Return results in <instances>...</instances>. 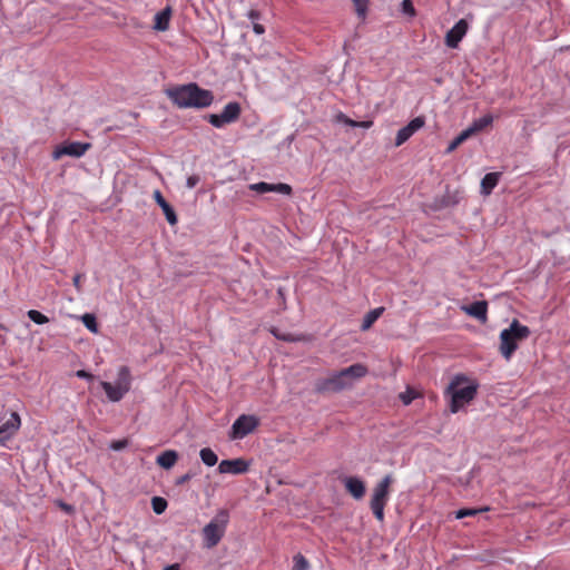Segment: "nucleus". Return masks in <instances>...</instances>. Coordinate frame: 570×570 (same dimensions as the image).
I'll return each mask as SVG.
<instances>
[{
    "instance_id": "nucleus-11",
    "label": "nucleus",
    "mask_w": 570,
    "mask_h": 570,
    "mask_svg": "<svg viewBox=\"0 0 570 570\" xmlns=\"http://www.w3.org/2000/svg\"><path fill=\"white\" fill-rule=\"evenodd\" d=\"M469 29V24L464 19H460L445 36V45L449 48H458L461 40L464 38Z\"/></svg>"
},
{
    "instance_id": "nucleus-40",
    "label": "nucleus",
    "mask_w": 570,
    "mask_h": 570,
    "mask_svg": "<svg viewBox=\"0 0 570 570\" xmlns=\"http://www.w3.org/2000/svg\"><path fill=\"white\" fill-rule=\"evenodd\" d=\"M193 478V474L191 473H185L183 475H180L177 480H176V484L177 485H183L184 483L188 482L190 479Z\"/></svg>"
},
{
    "instance_id": "nucleus-20",
    "label": "nucleus",
    "mask_w": 570,
    "mask_h": 570,
    "mask_svg": "<svg viewBox=\"0 0 570 570\" xmlns=\"http://www.w3.org/2000/svg\"><path fill=\"white\" fill-rule=\"evenodd\" d=\"M101 387L104 389L107 397L109 399V401L111 402H119L127 392H122L121 387L116 385V384H111L109 382H101Z\"/></svg>"
},
{
    "instance_id": "nucleus-41",
    "label": "nucleus",
    "mask_w": 570,
    "mask_h": 570,
    "mask_svg": "<svg viewBox=\"0 0 570 570\" xmlns=\"http://www.w3.org/2000/svg\"><path fill=\"white\" fill-rule=\"evenodd\" d=\"M340 119H341L342 121H344V124H346V125H348V126H351V127H354V128H355V127H358V121L352 120V119L347 118V117H346V116H344V115H341V116H340Z\"/></svg>"
},
{
    "instance_id": "nucleus-30",
    "label": "nucleus",
    "mask_w": 570,
    "mask_h": 570,
    "mask_svg": "<svg viewBox=\"0 0 570 570\" xmlns=\"http://www.w3.org/2000/svg\"><path fill=\"white\" fill-rule=\"evenodd\" d=\"M355 11L361 19H365L367 12L368 0H352Z\"/></svg>"
},
{
    "instance_id": "nucleus-37",
    "label": "nucleus",
    "mask_w": 570,
    "mask_h": 570,
    "mask_svg": "<svg viewBox=\"0 0 570 570\" xmlns=\"http://www.w3.org/2000/svg\"><path fill=\"white\" fill-rule=\"evenodd\" d=\"M199 181H200V178L198 175H190L186 179V187L189 189H193L194 187H196L198 185Z\"/></svg>"
},
{
    "instance_id": "nucleus-15",
    "label": "nucleus",
    "mask_w": 570,
    "mask_h": 570,
    "mask_svg": "<svg viewBox=\"0 0 570 570\" xmlns=\"http://www.w3.org/2000/svg\"><path fill=\"white\" fill-rule=\"evenodd\" d=\"M460 309L476 321H487L488 303L485 301L462 304Z\"/></svg>"
},
{
    "instance_id": "nucleus-2",
    "label": "nucleus",
    "mask_w": 570,
    "mask_h": 570,
    "mask_svg": "<svg viewBox=\"0 0 570 570\" xmlns=\"http://www.w3.org/2000/svg\"><path fill=\"white\" fill-rule=\"evenodd\" d=\"M479 390V383L463 374L455 375L445 390V395L450 396L449 410L451 413H458L465 405L472 402Z\"/></svg>"
},
{
    "instance_id": "nucleus-38",
    "label": "nucleus",
    "mask_w": 570,
    "mask_h": 570,
    "mask_svg": "<svg viewBox=\"0 0 570 570\" xmlns=\"http://www.w3.org/2000/svg\"><path fill=\"white\" fill-rule=\"evenodd\" d=\"M57 505L66 513L72 514L75 512V508L71 504H68L61 500L57 501Z\"/></svg>"
},
{
    "instance_id": "nucleus-46",
    "label": "nucleus",
    "mask_w": 570,
    "mask_h": 570,
    "mask_svg": "<svg viewBox=\"0 0 570 570\" xmlns=\"http://www.w3.org/2000/svg\"><path fill=\"white\" fill-rule=\"evenodd\" d=\"M76 375L80 379H90L91 380L94 377L90 373L86 372L85 370L77 371Z\"/></svg>"
},
{
    "instance_id": "nucleus-21",
    "label": "nucleus",
    "mask_w": 570,
    "mask_h": 570,
    "mask_svg": "<svg viewBox=\"0 0 570 570\" xmlns=\"http://www.w3.org/2000/svg\"><path fill=\"white\" fill-rule=\"evenodd\" d=\"M500 178L499 173L485 174L481 180V194L490 195L494 187L498 185Z\"/></svg>"
},
{
    "instance_id": "nucleus-33",
    "label": "nucleus",
    "mask_w": 570,
    "mask_h": 570,
    "mask_svg": "<svg viewBox=\"0 0 570 570\" xmlns=\"http://www.w3.org/2000/svg\"><path fill=\"white\" fill-rule=\"evenodd\" d=\"M401 10L404 14L413 18L415 16V9L412 0H402Z\"/></svg>"
},
{
    "instance_id": "nucleus-4",
    "label": "nucleus",
    "mask_w": 570,
    "mask_h": 570,
    "mask_svg": "<svg viewBox=\"0 0 570 570\" xmlns=\"http://www.w3.org/2000/svg\"><path fill=\"white\" fill-rule=\"evenodd\" d=\"M529 335L530 330L520 323H511L509 328L503 330L500 334V352L504 358L510 360L519 343L527 340Z\"/></svg>"
},
{
    "instance_id": "nucleus-45",
    "label": "nucleus",
    "mask_w": 570,
    "mask_h": 570,
    "mask_svg": "<svg viewBox=\"0 0 570 570\" xmlns=\"http://www.w3.org/2000/svg\"><path fill=\"white\" fill-rule=\"evenodd\" d=\"M81 278H82V275L81 274H76L72 278V283H73V286L77 288V291L79 292L80 291V282H81Z\"/></svg>"
},
{
    "instance_id": "nucleus-48",
    "label": "nucleus",
    "mask_w": 570,
    "mask_h": 570,
    "mask_svg": "<svg viewBox=\"0 0 570 570\" xmlns=\"http://www.w3.org/2000/svg\"><path fill=\"white\" fill-rule=\"evenodd\" d=\"M372 125V121H362L358 122V127L368 128Z\"/></svg>"
},
{
    "instance_id": "nucleus-12",
    "label": "nucleus",
    "mask_w": 570,
    "mask_h": 570,
    "mask_svg": "<svg viewBox=\"0 0 570 570\" xmlns=\"http://www.w3.org/2000/svg\"><path fill=\"white\" fill-rule=\"evenodd\" d=\"M249 470V463L243 458L233 460H223L218 464V472L222 474H244Z\"/></svg>"
},
{
    "instance_id": "nucleus-35",
    "label": "nucleus",
    "mask_w": 570,
    "mask_h": 570,
    "mask_svg": "<svg viewBox=\"0 0 570 570\" xmlns=\"http://www.w3.org/2000/svg\"><path fill=\"white\" fill-rule=\"evenodd\" d=\"M127 445H128V440H126V439L115 440L110 443V449L114 451H120V450L125 449Z\"/></svg>"
},
{
    "instance_id": "nucleus-7",
    "label": "nucleus",
    "mask_w": 570,
    "mask_h": 570,
    "mask_svg": "<svg viewBox=\"0 0 570 570\" xmlns=\"http://www.w3.org/2000/svg\"><path fill=\"white\" fill-rule=\"evenodd\" d=\"M259 425V419L255 415L242 414L232 425L229 438L239 440L254 432Z\"/></svg>"
},
{
    "instance_id": "nucleus-14",
    "label": "nucleus",
    "mask_w": 570,
    "mask_h": 570,
    "mask_svg": "<svg viewBox=\"0 0 570 570\" xmlns=\"http://www.w3.org/2000/svg\"><path fill=\"white\" fill-rule=\"evenodd\" d=\"M249 189L256 191L258 194L266 193H278L283 195H291L292 187L288 184L278 183V184H269L265 181H259L249 185Z\"/></svg>"
},
{
    "instance_id": "nucleus-42",
    "label": "nucleus",
    "mask_w": 570,
    "mask_h": 570,
    "mask_svg": "<svg viewBox=\"0 0 570 570\" xmlns=\"http://www.w3.org/2000/svg\"><path fill=\"white\" fill-rule=\"evenodd\" d=\"M77 321H97L95 314L85 313L83 315L77 317Z\"/></svg>"
},
{
    "instance_id": "nucleus-10",
    "label": "nucleus",
    "mask_w": 570,
    "mask_h": 570,
    "mask_svg": "<svg viewBox=\"0 0 570 570\" xmlns=\"http://www.w3.org/2000/svg\"><path fill=\"white\" fill-rule=\"evenodd\" d=\"M20 426V415L17 412H11L10 417L0 425V444L6 445V443L17 434Z\"/></svg>"
},
{
    "instance_id": "nucleus-26",
    "label": "nucleus",
    "mask_w": 570,
    "mask_h": 570,
    "mask_svg": "<svg viewBox=\"0 0 570 570\" xmlns=\"http://www.w3.org/2000/svg\"><path fill=\"white\" fill-rule=\"evenodd\" d=\"M471 135L469 129L462 130L448 146L446 153H452L455 150L463 141H465Z\"/></svg>"
},
{
    "instance_id": "nucleus-8",
    "label": "nucleus",
    "mask_w": 570,
    "mask_h": 570,
    "mask_svg": "<svg viewBox=\"0 0 570 570\" xmlns=\"http://www.w3.org/2000/svg\"><path fill=\"white\" fill-rule=\"evenodd\" d=\"M91 147L89 142L70 141L63 142L55 148L52 151V159L58 160L62 156H70L79 158Z\"/></svg>"
},
{
    "instance_id": "nucleus-22",
    "label": "nucleus",
    "mask_w": 570,
    "mask_h": 570,
    "mask_svg": "<svg viewBox=\"0 0 570 570\" xmlns=\"http://www.w3.org/2000/svg\"><path fill=\"white\" fill-rule=\"evenodd\" d=\"M220 114L223 118H225L229 124H232L239 118L240 105L236 101L228 102Z\"/></svg>"
},
{
    "instance_id": "nucleus-47",
    "label": "nucleus",
    "mask_w": 570,
    "mask_h": 570,
    "mask_svg": "<svg viewBox=\"0 0 570 570\" xmlns=\"http://www.w3.org/2000/svg\"><path fill=\"white\" fill-rule=\"evenodd\" d=\"M164 570H180V567L178 563H175V564L165 567Z\"/></svg>"
},
{
    "instance_id": "nucleus-13",
    "label": "nucleus",
    "mask_w": 570,
    "mask_h": 570,
    "mask_svg": "<svg viewBox=\"0 0 570 570\" xmlns=\"http://www.w3.org/2000/svg\"><path fill=\"white\" fill-rule=\"evenodd\" d=\"M423 126H424V120L422 117H416V118L412 119L406 126L399 129L396 137H395V146L403 145Z\"/></svg>"
},
{
    "instance_id": "nucleus-19",
    "label": "nucleus",
    "mask_w": 570,
    "mask_h": 570,
    "mask_svg": "<svg viewBox=\"0 0 570 570\" xmlns=\"http://www.w3.org/2000/svg\"><path fill=\"white\" fill-rule=\"evenodd\" d=\"M177 461H178V453L174 450H166L161 454H159L156 459L157 464L166 470L171 469L176 464Z\"/></svg>"
},
{
    "instance_id": "nucleus-39",
    "label": "nucleus",
    "mask_w": 570,
    "mask_h": 570,
    "mask_svg": "<svg viewBox=\"0 0 570 570\" xmlns=\"http://www.w3.org/2000/svg\"><path fill=\"white\" fill-rule=\"evenodd\" d=\"M247 18L254 23V22H257L259 19H261V13L259 11L255 10V9H252L247 12Z\"/></svg>"
},
{
    "instance_id": "nucleus-44",
    "label": "nucleus",
    "mask_w": 570,
    "mask_h": 570,
    "mask_svg": "<svg viewBox=\"0 0 570 570\" xmlns=\"http://www.w3.org/2000/svg\"><path fill=\"white\" fill-rule=\"evenodd\" d=\"M253 30L256 35H263L265 32L264 26L257 22L253 23Z\"/></svg>"
},
{
    "instance_id": "nucleus-28",
    "label": "nucleus",
    "mask_w": 570,
    "mask_h": 570,
    "mask_svg": "<svg viewBox=\"0 0 570 570\" xmlns=\"http://www.w3.org/2000/svg\"><path fill=\"white\" fill-rule=\"evenodd\" d=\"M490 509L488 507L481 508V509H460L456 511L455 518L456 519H463L465 517H473L478 513L489 511Z\"/></svg>"
},
{
    "instance_id": "nucleus-34",
    "label": "nucleus",
    "mask_w": 570,
    "mask_h": 570,
    "mask_svg": "<svg viewBox=\"0 0 570 570\" xmlns=\"http://www.w3.org/2000/svg\"><path fill=\"white\" fill-rule=\"evenodd\" d=\"M384 312V307H376L371 309L363 318V321H377Z\"/></svg>"
},
{
    "instance_id": "nucleus-49",
    "label": "nucleus",
    "mask_w": 570,
    "mask_h": 570,
    "mask_svg": "<svg viewBox=\"0 0 570 570\" xmlns=\"http://www.w3.org/2000/svg\"><path fill=\"white\" fill-rule=\"evenodd\" d=\"M373 323H362V331H367Z\"/></svg>"
},
{
    "instance_id": "nucleus-9",
    "label": "nucleus",
    "mask_w": 570,
    "mask_h": 570,
    "mask_svg": "<svg viewBox=\"0 0 570 570\" xmlns=\"http://www.w3.org/2000/svg\"><path fill=\"white\" fill-rule=\"evenodd\" d=\"M289 323H278L269 328V332L278 340L285 342H309L313 340L311 334L301 333L297 331L288 330L286 326Z\"/></svg>"
},
{
    "instance_id": "nucleus-24",
    "label": "nucleus",
    "mask_w": 570,
    "mask_h": 570,
    "mask_svg": "<svg viewBox=\"0 0 570 570\" xmlns=\"http://www.w3.org/2000/svg\"><path fill=\"white\" fill-rule=\"evenodd\" d=\"M493 122V116L488 114L484 115L478 119H474L473 122L468 127L471 135L483 130L488 126H490Z\"/></svg>"
},
{
    "instance_id": "nucleus-43",
    "label": "nucleus",
    "mask_w": 570,
    "mask_h": 570,
    "mask_svg": "<svg viewBox=\"0 0 570 570\" xmlns=\"http://www.w3.org/2000/svg\"><path fill=\"white\" fill-rule=\"evenodd\" d=\"M86 325V327L92 332V333H98L99 332V325L100 323H83Z\"/></svg>"
},
{
    "instance_id": "nucleus-27",
    "label": "nucleus",
    "mask_w": 570,
    "mask_h": 570,
    "mask_svg": "<svg viewBox=\"0 0 570 570\" xmlns=\"http://www.w3.org/2000/svg\"><path fill=\"white\" fill-rule=\"evenodd\" d=\"M151 507L156 514H161L167 509V501L160 497H154L151 499Z\"/></svg>"
},
{
    "instance_id": "nucleus-50",
    "label": "nucleus",
    "mask_w": 570,
    "mask_h": 570,
    "mask_svg": "<svg viewBox=\"0 0 570 570\" xmlns=\"http://www.w3.org/2000/svg\"><path fill=\"white\" fill-rule=\"evenodd\" d=\"M278 295H279L281 297H283V295H284V293H283V288H278Z\"/></svg>"
},
{
    "instance_id": "nucleus-23",
    "label": "nucleus",
    "mask_w": 570,
    "mask_h": 570,
    "mask_svg": "<svg viewBox=\"0 0 570 570\" xmlns=\"http://www.w3.org/2000/svg\"><path fill=\"white\" fill-rule=\"evenodd\" d=\"M116 385L120 386L122 392H127L130 390L131 386V374L127 366H121L118 371V377L115 383Z\"/></svg>"
},
{
    "instance_id": "nucleus-6",
    "label": "nucleus",
    "mask_w": 570,
    "mask_h": 570,
    "mask_svg": "<svg viewBox=\"0 0 570 570\" xmlns=\"http://www.w3.org/2000/svg\"><path fill=\"white\" fill-rule=\"evenodd\" d=\"M394 482L392 474H386L373 489L370 501V508L374 517L382 522L384 520V509L390 499V488Z\"/></svg>"
},
{
    "instance_id": "nucleus-16",
    "label": "nucleus",
    "mask_w": 570,
    "mask_h": 570,
    "mask_svg": "<svg viewBox=\"0 0 570 570\" xmlns=\"http://www.w3.org/2000/svg\"><path fill=\"white\" fill-rule=\"evenodd\" d=\"M344 485L346 491L356 500L362 499L365 494V483L356 476L346 478Z\"/></svg>"
},
{
    "instance_id": "nucleus-32",
    "label": "nucleus",
    "mask_w": 570,
    "mask_h": 570,
    "mask_svg": "<svg viewBox=\"0 0 570 570\" xmlns=\"http://www.w3.org/2000/svg\"><path fill=\"white\" fill-rule=\"evenodd\" d=\"M417 397V393L413 390L407 387L405 392L400 393V400L403 402L404 405H409L412 403L413 400Z\"/></svg>"
},
{
    "instance_id": "nucleus-3",
    "label": "nucleus",
    "mask_w": 570,
    "mask_h": 570,
    "mask_svg": "<svg viewBox=\"0 0 570 570\" xmlns=\"http://www.w3.org/2000/svg\"><path fill=\"white\" fill-rule=\"evenodd\" d=\"M366 374L367 367L361 363H356L335 372L327 379L320 380L316 383V391L320 393L340 392L351 387L354 381L364 377Z\"/></svg>"
},
{
    "instance_id": "nucleus-29",
    "label": "nucleus",
    "mask_w": 570,
    "mask_h": 570,
    "mask_svg": "<svg viewBox=\"0 0 570 570\" xmlns=\"http://www.w3.org/2000/svg\"><path fill=\"white\" fill-rule=\"evenodd\" d=\"M293 561H294V566H293L292 570H308V568H309L308 561L301 553H297L296 556H294Z\"/></svg>"
},
{
    "instance_id": "nucleus-25",
    "label": "nucleus",
    "mask_w": 570,
    "mask_h": 570,
    "mask_svg": "<svg viewBox=\"0 0 570 570\" xmlns=\"http://www.w3.org/2000/svg\"><path fill=\"white\" fill-rule=\"evenodd\" d=\"M199 455L203 463L207 466H214L218 461L216 453L209 448L202 449Z\"/></svg>"
},
{
    "instance_id": "nucleus-5",
    "label": "nucleus",
    "mask_w": 570,
    "mask_h": 570,
    "mask_svg": "<svg viewBox=\"0 0 570 570\" xmlns=\"http://www.w3.org/2000/svg\"><path fill=\"white\" fill-rule=\"evenodd\" d=\"M229 522V512L226 509L217 511L212 521L203 529L204 543L207 548L216 547L225 534Z\"/></svg>"
},
{
    "instance_id": "nucleus-31",
    "label": "nucleus",
    "mask_w": 570,
    "mask_h": 570,
    "mask_svg": "<svg viewBox=\"0 0 570 570\" xmlns=\"http://www.w3.org/2000/svg\"><path fill=\"white\" fill-rule=\"evenodd\" d=\"M208 122L215 128H223L225 125L229 124L225 118L222 117V114L209 115Z\"/></svg>"
},
{
    "instance_id": "nucleus-17",
    "label": "nucleus",
    "mask_w": 570,
    "mask_h": 570,
    "mask_svg": "<svg viewBox=\"0 0 570 570\" xmlns=\"http://www.w3.org/2000/svg\"><path fill=\"white\" fill-rule=\"evenodd\" d=\"M154 198L158 206L163 209V213L170 225L177 224V215L174 208L169 205V203L164 198L163 194L159 190H155Z\"/></svg>"
},
{
    "instance_id": "nucleus-1",
    "label": "nucleus",
    "mask_w": 570,
    "mask_h": 570,
    "mask_svg": "<svg viewBox=\"0 0 570 570\" xmlns=\"http://www.w3.org/2000/svg\"><path fill=\"white\" fill-rule=\"evenodd\" d=\"M167 97L179 108H207L214 101L210 90L200 88L195 82L179 85L166 90Z\"/></svg>"
},
{
    "instance_id": "nucleus-36",
    "label": "nucleus",
    "mask_w": 570,
    "mask_h": 570,
    "mask_svg": "<svg viewBox=\"0 0 570 570\" xmlns=\"http://www.w3.org/2000/svg\"><path fill=\"white\" fill-rule=\"evenodd\" d=\"M27 314L31 321H49L48 317H46L45 315H42L40 312H38L36 309H30V311H28Z\"/></svg>"
},
{
    "instance_id": "nucleus-18",
    "label": "nucleus",
    "mask_w": 570,
    "mask_h": 570,
    "mask_svg": "<svg viewBox=\"0 0 570 570\" xmlns=\"http://www.w3.org/2000/svg\"><path fill=\"white\" fill-rule=\"evenodd\" d=\"M171 17V8L166 7L155 14L154 29L158 31H166L169 28V21Z\"/></svg>"
}]
</instances>
